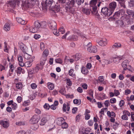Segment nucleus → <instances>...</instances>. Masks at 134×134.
I'll return each mask as SVG.
<instances>
[{
	"instance_id": "f257e3e1",
	"label": "nucleus",
	"mask_w": 134,
	"mask_h": 134,
	"mask_svg": "<svg viewBox=\"0 0 134 134\" xmlns=\"http://www.w3.org/2000/svg\"><path fill=\"white\" fill-rule=\"evenodd\" d=\"M101 12L102 14L104 15L105 16H110L112 14L110 12L109 8H108L106 7H104L102 8Z\"/></svg>"
},
{
	"instance_id": "f03ea898",
	"label": "nucleus",
	"mask_w": 134,
	"mask_h": 134,
	"mask_svg": "<svg viewBox=\"0 0 134 134\" xmlns=\"http://www.w3.org/2000/svg\"><path fill=\"white\" fill-rule=\"evenodd\" d=\"M88 51L90 52L95 53L97 52V48L95 46H92V44L91 43H89L87 45Z\"/></svg>"
},
{
	"instance_id": "7ed1b4c3",
	"label": "nucleus",
	"mask_w": 134,
	"mask_h": 134,
	"mask_svg": "<svg viewBox=\"0 0 134 134\" xmlns=\"http://www.w3.org/2000/svg\"><path fill=\"white\" fill-rule=\"evenodd\" d=\"M130 18V16L127 15H125L121 18V20L125 22H126L128 24L130 23L131 21Z\"/></svg>"
},
{
	"instance_id": "20e7f679",
	"label": "nucleus",
	"mask_w": 134,
	"mask_h": 134,
	"mask_svg": "<svg viewBox=\"0 0 134 134\" xmlns=\"http://www.w3.org/2000/svg\"><path fill=\"white\" fill-rule=\"evenodd\" d=\"M37 0H26L24 5L27 8H29L30 5H33L35 4Z\"/></svg>"
},
{
	"instance_id": "39448f33",
	"label": "nucleus",
	"mask_w": 134,
	"mask_h": 134,
	"mask_svg": "<svg viewBox=\"0 0 134 134\" xmlns=\"http://www.w3.org/2000/svg\"><path fill=\"white\" fill-rule=\"evenodd\" d=\"M124 10H120L119 11L115 12L113 16H111V18L112 17V18L114 20L118 19L120 16V14H122V13H124Z\"/></svg>"
},
{
	"instance_id": "423d86ee",
	"label": "nucleus",
	"mask_w": 134,
	"mask_h": 134,
	"mask_svg": "<svg viewBox=\"0 0 134 134\" xmlns=\"http://www.w3.org/2000/svg\"><path fill=\"white\" fill-rule=\"evenodd\" d=\"M109 10L113 13L116 7V3L114 1L112 2L109 4Z\"/></svg>"
},
{
	"instance_id": "0eeeda50",
	"label": "nucleus",
	"mask_w": 134,
	"mask_h": 134,
	"mask_svg": "<svg viewBox=\"0 0 134 134\" xmlns=\"http://www.w3.org/2000/svg\"><path fill=\"white\" fill-rule=\"evenodd\" d=\"M48 26L49 28L52 30H56L57 29V24L54 21H51L49 22Z\"/></svg>"
},
{
	"instance_id": "6e6552de",
	"label": "nucleus",
	"mask_w": 134,
	"mask_h": 134,
	"mask_svg": "<svg viewBox=\"0 0 134 134\" xmlns=\"http://www.w3.org/2000/svg\"><path fill=\"white\" fill-rule=\"evenodd\" d=\"M52 3V0H46L45 3L42 5V6L44 7V8L46 9L47 7H50Z\"/></svg>"
},
{
	"instance_id": "1a4fd4ad",
	"label": "nucleus",
	"mask_w": 134,
	"mask_h": 134,
	"mask_svg": "<svg viewBox=\"0 0 134 134\" xmlns=\"http://www.w3.org/2000/svg\"><path fill=\"white\" fill-rule=\"evenodd\" d=\"M20 0H12L10 1L9 3V4L13 8H14L15 6L17 3L18 4L20 2Z\"/></svg>"
},
{
	"instance_id": "9d476101",
	"label": "nucleus",
	"mask_w": 134,
	"mask_h": 134,
	"mask_svg": "<svg viewBox=\"0 0 134 134\" xmlns=\"http://www.w3.org/2000/svg\"><path fill=\"white\" fill-rule=\"evenodd\" d=\"M70 107L69 104L67 103L66 104L65 103H64L63 104V110L64 112H66V113H68V111L69 110Z\"/></svg>"
},
{
	"instance_id": "9b49d317",
	"label": "nucleus",
	"mask_w": 134,
	"mask_h": 134,
	"mask_svg": "<svg viewBox=\"0 0 134 134\" xmlns=\"http://www.w3.org/2000/svg\"><path fill=\"white\" fill-rule=\"evenodd\" d=\"M129 62L128 60H125L122 63V67L124 68V70H125L126 69H128L129 71L131 70L129 68L127 67V65L129 64Z\"/></svg>"
},
{
	"instance_id": "f8f14e48",
	"label": "nucleus",
	"mask_w": 134,
	"mask_h": 134,
	"mask_svg": "<svg viewBox=\"0 0 134 134\" xmlns=\"http://www.w3.org/2000/svg\"><path fill=\"white\" fill-rule=\"evenodd\" d=\"M0 124L5 128H7L9 125V123L8 121L0 120Z\"/></svg>"
},
{
	"instance_id": "ddd939ff",
	"label": "nucleus",
	"mask_w": 134,
	"mask_h": 134,
	"mask_svg": "<svg viewBox=\"0 0 134 134\" xmlns=\"http://www.w3.org/2000/svg\"><path fill=\"white\" fill-rule=\"evenodd\" d=\"M65 9L66 12L73 13L74 11V9L71 5H69L65 7Z\"/></svg>"
},
{
	"instance_id": "4468645a",
	"label": "nucleus",
	"mask_w": 134,
	"mask_h": 134,
	"mask_svg": "<svg viewBox=\"0 0 134 134\" xmlns=\"http://www.w3.org/2000/svg\"><path fill=\"white\" fill-rule=\"evenodd\" d=\"M98 42L99 44L101 46H104L107 44V41L105 39H102L98 41Z\"/></svg>"
},
{
	"instance_id": "2eb2a0df",
	"label": "nucleus",
	"mask_w": 134,
	"mask_h": 134,
	"mask_svg": "<svg viewBox=\"0 0 134 134\" xmlns=\"http://www.w3.org/2000/svg\"><path fill=\"white\" fill-rule=\"evenodd\" d=\"M97 7L96 6H94L92 7L93 10L92 11V14L97 16V18L99 17V15L98 13V11L97 10Z\"/></svg>"
},
{
	"instance_id": "dca6fc26",
	"label": "nucleus",
	"mask_w": 134,
	"mask_h": 134,
	"mask_svg": "<svg viewBox=\"0 0 134 134\" xmlns=\"http://www.w3.org/2000/svg\"><path fill=\"white\" fill-rule=\"evenodd\" d=\"M65 121L64 118H57V123L58 125H61Z\"/></svg>"
},
{
	"instance_id": "f3484780",
	"label": "nucleus",
	"mask_w": 134,
	"mask_h": 134,
	"mask_svg": "<svg viewBox=\"0 0 134 134\" xmlns=\"http://www.w3.org/2000/svg\"><path fill=\"white\" fill-rule=\"evenodd\" d=\"M39 120V119L38 118H31L30 120V123L32 124H36Z\"/></svg>"
},
{
	"instance_id": "a211bd4d",
	"label": "nucleus",
	"mask_w": 134,
	"mask_h": 134,
	"mask_svg": "<svg viewBox=\"0 0 134 134\" xmlns=\"http://www.w3.org/2000/svg\"><path fill=\"white\" fill-rule=\"evenodd\" d=\"M20 49L24 53H26V51L27 49L26 46L23 43L20 44Z\"/></svg>"
},
{
	"instance_id": "6ab92c4d",
	"label": "nucleus",
	"mask_w": 134,
	"mask_h": 134,
	"mask_svg": "<svg viewBox=\"0 0 134 134\" xmlns=\"http://www.w3.org/2000/svg\"><path fill=\"white\" fill-rule=\"evenodd\" d=\"M124 57L123 56H119L113 58L112 59H113L114 62H118L121 59H123Z\"/></svg>"
},
{
	"instance_id": "aec40b11",
	"label": "nucleus",
	"mask_w": 134,
	"mask_h": 134,
	"mask_svg": "<svg viewBox=\"0 0 134 134\" xmlns=\"http://www.w3.org/2000/svg\"><path fill=\"white\" fill-rule=\"evenodd\" d=\"M47 121V120L46 118H41L40 122V124L41 126L44 125Z\"/></svg>"
},
{
	"instance_id": "412c9836",
	"label": "nucleus",
	"mask_w": 134,
	"mask_h": 134,
	"mask_svg": "<svg viewBox=\"0 0 134 134\" xmlns=\"http://www.w3.org/2000/svg\"><path fill=\"white\" fill-rule=\"evenodd\" d=\"M35 73L36 72H35L34 68L30 69L28 70V76L30 78L32 77L33 74Z\"/></svg>"
},
{
	"instance_id": "4be33fe9",
	"label": "nucleus",
	"mask_w": 134,
	"mask_h": 134,
	"mask_svg": "<svg viewBox=\"0 0 134 134\" xmlns=\"http://www.w3.org/2000/svg\"><path fill=\"white\" fill-rule=\"evenodd\" d=\"M4 30L6 31H8L10 30V25L8 23H6L4 27Z\"/></svg>"
},
{
	"instance_id": "5701e85b",
	"label": "nucleus",
	"mask_w": 134,
	"mask_h": 134,
	"mask_svg": "<svg viewBox=\"0 0 134 134\" xmlns=\"http://www.w3.org/2000/svg\"><path fill=\"white\" fill-rule=\"evenodd\" d=\"M119 3L120 4V6L123 8H125L126 7L125 5V0H119L118 1Z\"/></svg>"
},
{
	"instance_id": "b1692460",
	"label": "nucleus",
	"mask_w": 134,
	"mask_h": 134,
	"mask_svg": "<svg viewBox=\"0 0 134 134\" xmlns=\"http://www.w3.org/2000/svg\"><path fill=\"white\" fill-rule=\"evenodd\" d=\"M81 54H80L77 53L76 54L73 56V57L76 61H77L79 60L81 57Z\"/></svg>"
},
{
	"instance_id": "393cba45",
	"label": "nucleus",
	"mask_w": 134,
	"mask_h": 134,
	"mask_svg": "<svg viewBox=\"0 0 134 134\" xmlns=\"http://www.w3.org/2000/svg\"><path fill=\"white\" fill-rule=\"evenodd\" d=\"M38 29L36 27L34 26L30 27L29 31L33 33L36 32Z\"/></svg>"
},
{
	"instance_id": "a878e982",
	"label": "nucleus",
	"mask_w": 134,
	"mask_h": 134,
	"mask_svg": "<svg viewBox=\"0 0 134 134\" xmlns=\"http://www.w3.org/2000/svg\"><path fill=\"white\" fill-rule=\"evenodd\" d=\"M90 10L89 9L83 8L82 10V12L86 15H88L90 13Z\"/></svg>"
},
{
	"instance_id": "bb28decb",
	"label": "nucleus",
	"mask_w": 134,
	"mask_h": 134,
	"mask_svg": "<svg viewBox=\"0 0 134 134\" xmlns=\"http://www.w3.org/2000/svg\"><path fill=\"white\" fill-rule=\"evenodd\" d=\"M60 10V7L59 6L56 5L54 8L52 10V11L54 13L58 12Z\"/></svg>"
},
{
	"instance_id": "cd10ccee",
	"label": "nucleus",
	"mask_w": 134,
	"mask_h": 134,
	"mask_svg": "<svg viewBox=\"0 0 134 134\" xmlns=\"http://www.w3.org/2000/svg\"><path fill=\"white\" fill-rule=\"evenodd\" d=\"M108 116L109 117H115V114L113 111L110 112L109 111H108L107 113Z\"/></svg>"
},
{
	"instance_id": "c85d7f7f",
	"label": "nucleus",
	"mask_w": 134,
	"mask_h": 134,
	"mask_svg": "<svg viewBox=\"0 0 134 134\" xmlns=\"http://www.w3.org/2000/svg\"><path fill=\"white\" fill-rule=\"evenodd\" d=\"M33 61V60H30L29 61H28L26 62L24 64L25 66L26 67H30L32 65V62Z\"/></svg>"
},
{
	"instance_id": "c756f323",
	"label": "nucleus",
	"mask_w": 134,
	"mask_h": 134,
	"mask_svg": "<svg viewBox=\"0 0 134 134\" xmlns=\"http://www.w3.org/2000/svg\"><path fill=\"white\" fill-rule=\"evenodd\" d=\"M69 39L73 41H76L78 39V37L76 35H73L72 36H70L69 37Z\"/></svg>"
},
{
	"instance_id": "7c9ffc66",
	"label": "nucleus",
	"mask_w": 134,
	"mask_h": 134,
	"mask_svg": "<svg viewBox=\"0 0 134 134\" xmlns=\"http://www.w3.org/2000/svg\"><path fill=\"white\" fill-rule=\"evenodd\" d=\"M124 114L121 116V117H127V116H130V113L127 111L125 110L123 112Z\"/></svg>"
},
{
	"instance_id": "2f4dec72",
	"label": "nucleus",
	"mask_w": 134,
	"mask_h": 134,
	"mask_svg": "<svg viewBox=\"0 0 134 134\" xmlns=\"http://www.w3.org/2000/svg\"><path fill=\"white\" fill-rule=\"evenodd\" d=\"M42 25L41 23H39L38 21H36L34 23V26L38 29L42 26Z\"/></svg>"
},
{
	"instance_id": "473e14b6",
	"label": "nucleus",
	"mask_w": 134,
	"mask_h": 134,
	"mask_svg": "<svg viewBox=\"0 0 134 134\" xmlns=\"http://www.w3.org/2000/svg\"><path fill=\"white\" fill-rule=\"evenodd\" d=\"M121 47V44L120 43H116L112 46L113 48H120Z\"/></svg>"
},
{
	"instance_id": "72a5a7b5",
	"label": "nucleus",
	"mask_w": 134,
	"mask_h": 134,
	"mask_svg": "<svg viewBox=\"0 0 134 134\" xmlns=\"http://www.w3.org/2000/svg\"><path fill=\"white\" fill-rule=\"evenodd\" d=\"M47 85L48 88L49 90H52L54 88V85L52 83L48 82L47 83Z\"/></svg>"
},
{
	"instance_id": "f704fd0d",
	"label": "nucleus",
	"mask_w": 134,
	"mask_h": 134,
	"mask_svg": "<svg viewBox=\"0 0 134 134\" xmlns=\"http://www.w3.org/2000/svg\"><path fill=\"white\" fill-rule=\"evenodd\" d=\"M38 127V125L37 124H32L31 126V129L34 130H36Z\"/></svg>"
},
{
	"instance_id": "c9c22d12",
	"label": "nucleus",
	"mask_w": 134,
	"mask_h": 134,
	"mask_svg": "<svg viewBox=\"0 0 134 134\" xmlns=\"http://www.w3.org/2000/svg\"><path fill=\"white\" fill-rule=\"evenodd\" d=\"M74 70L73 69H71L69 71V75L74 77L75 76V75L74 73Z\"/></svg>"
},
{
	"instance_id": "e433bc0d",
	"label": "nucleus",
	"mask_w": 134,
	"mask_h": 134,
	"mask_svg": "<svg viewBox=\"0 0 134 134\" xmlns=\"http://www.w3.org/2000/svg\"><path fill=\"white\" fill-rule=\"evenodd\" d=\"M16 87L18 89L20 90L23 87V85L21 82H19L16 85Z\"/></svg>"
},
{
	"instance_id": "4c0bfd02",
	"label": "nucleus",
	"mask_w": 134,
	"mask_h": 134,
	"mask_svg": "<svg viewBox=\"0 0 134 134\" xmlns=\"http://www.w3.org/2000/svg\"><path fill=\"white\" fill-rule=\"evenodd\" d=\"M81 71L83 74H86L87 73L88 70L85 67H82L81 69Z\"/></svg>"
},
{
	"instance_id": "58836bf2",
	"label": "nucleus",
	"mask_w": 134,
	"mask_h": 134,
	"mask_svg": "<svg viewBox=\"0 0 134 134\" xmlns=\"http://www.w3.org/2000/svg\"><path fill=\"white\" fill-rule=\"evenodd\" d=\"M34 69V70L35 72L37 73L38 72L39 70L42 69L41 66H38V65H37L36 66Z\"/></svg>"
},
{
	"instance_id": "ea45409f",
	"label": "nucleus",
	"mask_w": 134,
	"mask_h": 134,
	"mask_svg": "<svg viewBox=\"0 0 134 134\" xmlns=\"http://www.w3.org/2000/svg\"><path fill=\"white\" fill-rule=\"evenodd\" d=\"M48 50L45 49L43 52L42 55L43 57H47L48 55Z\"/></svg>"
},
{
	"instance_id": "a19ab883",
	"label": "nucleus",
	"mask_w": 134,
	"mask_h": 134,
	"mask_svg": "<svg viewBox=\"0 0 134 134\" xmlns=\"http://www.w3.org/2000/svg\"><path fill=\"white\" fill-rule=\"evenodd\" d=\"M25 124V122L24 121H18L16 123V125L19 126L24 125Z\"/></svg>"
},
{
	"instance_id": "79ce46f5",
	"label": "nucleus",
	"mask_w": 134,
	"mask_h": 134,
	"mask_svg": "<svg viewBox=\"0 0 134 134\" xmlns=\"http://www.w3.org/2000/svg\"><path fill=\"white\" fill-rule=\"evenodd\" d=\"M126 13L128 14L129 16H132L133 13L134 11L131 10L127 9L126 10Z\"/></svg>"
},
{
	"instance_id": "37998d69",
	"label": "nucleus",
	"mask_w": 134,
	"mask_h": 134,
	"mask_svg": "<svg viewBox=\"0 0 134 134\" xmlns=\"http://www.w3.org/2000/svg\"><path fill=\"white\" fill-rule=\"evenodd\" d=\"M59 34L60 33L62 34H63L65 32V30L63 27H61L59 29Z\"/></svg>"
},
{
	"instance_id": "c03bdc74",
	"label": "nucleus",
	"mask_w": 134,
	"mask_h": 134,
	"mask_svg": "<svg viewBox=\"0 0 134 134\" xmlns=\"http://www.w3.org/2000/svg\"><path fill=\"white\" fill-rule=\"evenodd\" d=\"M129 5L130 7H134V0H130L129 2Z\"/></svg>"
},
{
	"instance_id": "a18cd8bd",
	"label": "nucleus",
	"mask_w": 134,
	"mask_h": 134,
	"mask_svg": "<svg viewBox=\"0 0 134 134\" xmlns=\"http://www.w3.org/2000/svg\"><path fill=\"white\" fill-rule=\"evenodd\" d=\"M84 2V0H76V2L78 5H80L82 4Z\"/></svg>"
},
{
	"instance_id": "49530a36",
	"label": "nucleus",
	"mask_w": 134,
	"mask_h": 134,
	"mask_svg": "<svg viewBox=\"0 0 134 134\" xmlns=\"http://www.w3.org/2000/svg\"><path fill=\"white\" fill-rule=\"evenodd\" d=\"M61 125H62V127L63 129L67 128L68 126V124L65 122V121H64V122Z\"/></svg>"
},
{
	"instance_id": "de8ad7c7",
	"label": "nucleus",
	"mask_w": 134,
	"mask_h": 134,
	"mask_svg": "<svg viewBox=\"0 0 134 134\" xmlns=\"http://www.w3.org/2000/svg\"><path fill=\"white\" fill-rule=\"evenodd\" d=\"M4 51L5 52L8 53V49L7 47V44L6 43V42H4Z\"/></svg>"
},
{
	"instance_id": "09e8293b",
	"label": "nucleus",
	"mask_w": 134,
	"mask_h": 134,
	"mask_svg": "<svg viewBox=\"0 0 134 134\" xmlns=\"http://www.w3.org/2000/svg\"><path fill=\"white\" fill-rule=\"evenodd\" d=\"M17 104L15 103H13L12 104L11 107L13 110H15L17 108Z\"/></svg>"
},
{
	"instance_id": "8fccbe9b",
	"label": "nucleus",
	"mask_w": 134,
	"mask_h": 134,
	"mask_svg": "<svg viewBox=\"0 0 134 134\" xmlns=\"http://www.w3.org/2000/svg\"><path fill=\"white\" fill-rule=\"evenodd\" d=\"M55 61L57 63L62 64V60L60 58L56 59Z\"/></svg>"
},
{
	"instance_id": "3c124183",
	"label": "nucleus",
	"mask_w": 134,
	"mask_h": 134,
	"mask_svg": "<svg viewBox=\"0 0 134 134\" xmlns=\"http://www.w3.org/2000/svg\"><path fill=\"white\" fill-rule=\"evenodd\" d=\"M73 103L75 104H80L81 103V101L80 100L79 102L78 99H75L73 100Z\"/></svg>"
},
{
	"instance_id": "603ef678",
	"label": "nucleus",
	"mask_w": 134,
	"mask_h": 134,
	"mask_svg": "<svg viewBox=\"0 0 134 134\" xmlns=\"http://www.w3.org/2000/svg\"><path fill=\"white\" fill-rule=\"evenodd\" d=\"M31 86L32 89H35L37 87V85L36 83H33L31 84Z\"/></svg>"
},
{
	"instance_id": "864d4df0",
	"label": "nucleus",
	"mask_w": 134,
	"mask_h": 134,
	"mask_svg": "<svg viewBox=\"0 0 134 134\" xmlns=\"http://www.w3.org/2000/svg\"><path fill=\"white\" fill-rule=\"evenodd\" d=\"M104 62L105 64L107 65L108 64L111 63V62L110 60H105Z\"/></svg>"
},
{
	"instance_id": "5fc2aeb1",
	"label": "nucleus",
	"mask_w": 134,
	"mask_h": 134,
	"mask_svg": "<svg viewBox=\"0 0 134 134\" xmlns=\"http://www.w3.org/2000/svg\"><path fill=\"white\" fill-rule=\"evenodd\" d=\"M116 102V100L115 98H113L111 99L110 100V102L111 103H115Z\"/></svg>"
},
{
	"instance_id": "6e6d98bb",
	"label": "nucleus",
	"mask_w": 134,
	"mask_h": 134,
	"mask_svg": "<svg viewBox=\"0 0 134 134\" xmlns=\"http://www.w3.org/2000/svg\"><path fill=\"white\" fill-rule=\"evenodd\" d=\"M88 125L89 126H91L93 125V120H89L88 121Z\"/></svg>"
},
{
	"instance_id": "4d7b16f0",
	"label": "nucleus",
	"mask_w": 134,
	"mask_h": 134,
	"mask_svg": "<svg viewBox=\"0 0 134 134\" xmlns=\"http://www.w3.org/2000/svg\"><path fill=\"white\" fill-rule=\"evenodd\" d=\"M88 94L90 95L93 98V91L92 90H90L89 91Z\"/></svg>"
},
{
	"instance_id": "13d9d810",
	"label": "nucleus",
	"mask_w": 134,
	"mask_h": 134,
	"mask_svg": "<svg viewBox=\"0 0 134 134\" xmlns=\"http://www.w3.org/2000/svg\"><path fill=\"white\" fill-rule=\"evenodd\" d=\"M25 134H33V133L32 131L29 130L25 132Z\"/></svg>"
},
{
	"instance_id": "bf43d9fd",
	"label": "nucleus",
	"mask_w": 134,
	"mask_h": 134,
	"mask_svg": "<svg viewBox=\"0 0 134 134\" xmlns=\"http://www.w3.org/2000/svg\"><path fill=\"white\" fill-rule=\"evenodd\" d=\"M99 80L100 82H103L104 80L103 77L102 76H99Z\"/></svg>"
},
{
	"instance_id": "052dcab7",
	"label": "nucleus",
	"mask_w": 134,
	"mask_h": 134,
	"mask_svg": "<svg viewBox=\"0 0 134 134\" xmlns=\"http://www.w3.org/2000/svg\"><path fill=\"white\" fill-rule=\"evenodd\" d=\"M44 43H42L41 42L40 43V49L41 50H43L44 49Z\"/></svg>"
},
{
	"instance_id": "680f3d73",
	"label": "nucleus",
	"mask_w": 134,
	"mask_h": 134,
	"mask_svg": "<svg viewBox=\"0 0 134 134\" xmlns=\"http://www.w3.org/2000/svg\"><path fill=\"white\" fill-rule=\"evenodd\" d=\"M114 93L116 96H117L118 95H119L120 93L119 92V91L118 90H115L114 91Z\"/></svg>"
},
{
	"instance_id": "e2e57ef3",
	"label": "nucleus",
	"mask_w": 134,
	"mask_h": 134,
	"mask_svg": "<svg viewBox=\"0 0 134 134\" xmlns=\"http://www.w3.org/2000/svg\"><path fill=\"white\" fill-rule=\"evenodd\" d=\"M77 109L78 108L77 107H75L73 108L72 109V113L73 114L75 113L76 111L77 110Z\"/></svg>"
},
{
	"instance_id": "0e129e2a",
	"label": "nucleus",
	"mask_w": 134,
	"mask_h": 134,
	"mask_svg": "<svg viewBox=\"0 0 134 134\" xmlns=\"http://www.w3.org/2000/svg\"><path fill=\"white\" fill-rule=\"evenodd\" d=\"M22 100V98L20 96H18L17 98V100L18 102L19 103H20L21 102Z\"/></svg>"
},
{
	"instance_id": "69168bd1",
	"label": "nucleus",
	"mask_w": 134,
	"mask_h": 134,
	"mask_svg": "<svg viewBox=\"0 0 134 134\" xmlns=\"http://www.w3.org/2000/svg\"><path fill=\"white\" fill-rule=\"evenodd\" d=\"M104 104L106 107H108V105L110 104L109 100H106L104 102Z\"/></svg>"
},
{
	"instance_id": "338daca9",
	"label": "nucleus",
	"mask_w": 134,
	"mask_h": 134,
	"mask_svg": "<svg viewBox=\"0 0 134 134\" xmlns=\"http://www.w3.org/2000/svg\"><path fill=\"white\" fill-rule=\"evenodd\" d=\"M97 1V0H92L90 2V4L93 5H95Z\"/></svg>"
},
{
	"instance_id": "774afa93",
	"label": "nucleus",
	"mask_w": 134,
	"mask_h": 134,
	"mask_svg": "<svg viewBox=\"0 0 134 134\" xmlns=\"http://www.w3.org/2000/svg\"><path fill=\"white\" fill-rule=\"evenodd\" d=\"M25 131L24 130H21L17 133V134H25Z\"/></svg>"
}]
</instances>
